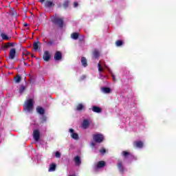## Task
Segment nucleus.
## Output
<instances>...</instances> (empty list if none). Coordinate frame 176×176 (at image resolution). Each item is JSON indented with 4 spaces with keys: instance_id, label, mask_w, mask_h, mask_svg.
<instances>
[{
    "instance_id": "6ab92c4d",
    "label": "nucleus",
    "mask_w": 176,
    "mask_h": 176,
    "mask_svg": "<svg viewBox=\"0 0 176 176\" xmlns=\"http://www.w3.org/2000/svg\"><path fill=\"white\" fill-rule=\"evenodd\" d=\"M81 63L82 65L84 66L85 67H87V59L85 56H82L81 58Z\"/></svg>"
},
{
    "instance_id": "c9c22d12",
    "label": "nucleus",
    "mask_w": 176,
    "mask_h": 176,
    "mask_svg": "<svg viewBox=\"0 0 176 176\" xmlns=\"http://www.w3.org/2000/svg\"><path fill=\"white\" fill-rule=\"evenodd\" d=\"M85 79H86V75L81 76V77L80 78V82H82V80H85Z\"/></svg>"
},
{
    "instance_id": "6e6552de",
    "label": "nucleus",
    "mask_w": 176,
    "mask_h": 176,
    "mask_svg": "<svg viewBox=\"0 0 176 176\" xmlns=\"http://www.w3.org/2000/svg\"><path fill=\"white\" fill-rule=\"evenodd\" d=\"M33 138L35 140V141H39V140L41 138L39 130L36 129L33 131Z\"/></svg>"
},
{
    "instance_id": "37998d69",
    "label": "nucleus",
    "mask_w": 176,
    "mask_h": 176,
    "mask_svg": "<svg viewBox=\"0 0 176 176\" xmlns=\"http://www.w3.org/2000/svg\"><path fill=\"white\" fill-rule=\"evenodd\" d=\"M23 25H24V27H28V23H25L23 24Z\"/></svg>"
},
{
    "instance_id": "4468645a",
    "label": "nucleus",
    "mask_w": 176,
    "mask_h": 176,
    "mask_svg": "<svg viewBox=\"0 0 176 176\" xmlns=\"http://www.w3.org/2000/svg\"><path fill=\"white\" fill-rule=\"evenodd\" d=\"M102 167H105V161L98 162L95 168L97 170V168H102Z\"/></svg>"
},
{
    "instance_id": "473e14b6",
    "label": "nucleus",
    "mask_w": 176,
    "mask_h": 176,
    "mask_svg": "<svg viewBox=\"0 0 176 176\" xmlns=\"http://www.w3.org/2000/svg\"><path fill=\"white\" fill-rule=\"evenodd\" d=\"M24 90H25V87L24 86H21L20 87V89H19V93L21 94H23V92L24 91Z\"/></svg>"
},
{
    "instance_id": "9b49d317",
    "label": "nucleus",
    "mask_w": 176,
    "mask_h": 176,
    "mask_svg": "<svg viewBox=\"0 0 176 176\" xmlns=\"http://www.w3.org/2000/svg\"><path fill=\"white\" fill-rule=\"evenodd\" d=\"M54 3L51 1H47L45 3V8H48V9H52V8H54Z\"/></svg>"
},
{
    "instance_id": "f8f14e48",
    "label": "nucleus",
    "mask_w": 176,
    "mask_h": 176,
    "mask_svg": "<svg viewBox=\"0 0 176 176\" xmlns=\"http://www.w3.org/2000/svg\"><path fill=\"white\" fill-rule=\"evenodd\" d=\"M92 111L93 112H96V113H101V112H102L101 107L97 106H93Z\"/></svg>"
},
{
    "instance_id": "1a4fd4ad",
    "label": "nucleus",
    "mask_w": 176,
    "mask_h": 176,
    "mask_svg": "<svg viewBox=\"0 0 176 176\" xmlns=\"http://www.w3.org/2000/svg\"><path fill=\"white\" fill-rule=\"evenodd\" d=\"M14 57H16V49L12 48L10 50L8 58H10V60H14Z\"/></svg>"
},
{
    "instance_id": "5701e85b",
    "label": "nucleus",
    "mask_w": 176,
    "mask_h": 176,
    "mask_svg": "<svg viewBox=\"0 0 176 176\" xmlns=\"http://www.w3.org/2000/svg\"><path fill=\"white\" fill-rule=\"evenodd\" d=\"M102 91L103 93H105L106 94H109V93H111V88L109 87H102Z\"/></svg>"
},
{
    "instance_id": "39448f33",
    "label": "nucleus",
    "mask_w": 176,
    "mask_h": 176,
    "mask_svg": "<svg viewBox=\"0 0 176 176\" xmlns=\"http://www.w3.org/2000/svg\"><path fill=\"white\" fill-rule=\"evenodd\" d=\"M117 167L121 174L124 173V166H123V163L122 161L119 160L118 164H117Z\"/></svg>"
},
{
    "instance_id": "7ed1b4c3",
    "label": "nucleus",
    "mask_w": 176,
    "mask_h": 176,
    "mask_svg": "<svg viewBox=\"0 0 176 176\" xmlns=\"http://www.w3.org/2000/svg\"><path fill=\"white\" fill-rule=\"evenodd\" d=\"M33 108H34V100L30 98L26 101L25 109H27V111L30 112V111H32Z\"/></svg>"
},
{
    "instance_id": "72a5a7b5",
    "label": "nucleus",
    "mask_w": 176,
    "mask_h": 176,
    "mask_svg": "<svg viewBox=\"0 0 176 176\" xmlns=\"http://www.w3.org/2000/svg\"><path fill=\"white\" fill-rule=\"evenodd\" d=\"M55 157H57L58 159H60V157H61V153H60L58 151H56L55 153Z\"/></svg>"
},
{
    "instance_id": "9d476101",
    "label": "nucleus",
    "mask_w": 176,
    "mask_h": 176,
    "mask_svg": "<svg viewBox=\"0 0 176 176\" xmlns=\"http://www.w3.org/2000/svg\"><path fill=\"white\" fill-rule=\"evenodd\" d=\"M50 57H51L50 52H49V51H45L43 56V58L44 61H49V60H50Z\"/></svg>"
},
{
    "instance_id": "bb28decb",
    "label": "nucleus",
    "mask_w": 176,
    "mask_h": 176,
    "mask_svg": "<svg viewBox=\"0 0 176 176\" xmlns=\"http://www.w3.org/2000/svg\"><path fill=\"white\" fill-rule=\"evenodd\" d=\"M14 46L13 43H8L6 45H4V49H8V47Z\"/></svg>"
},
{
    "instance_id": "a211bd4d",
    "label": "nucleus",
    "mask_w": 176,
    "mask_h": 176,
    "mask_svg": "<svg viewBox=\"0 0 176 176\" xmlns=\"http://www.w3.org/2000/svg\"><path fill=\"white\" fill-rule=\"evenodd\" d=\"M122 156H124V157H129L130 156L133 157L132 153H130V152L126 151H122Z\"/></svg>"
},
{
    "instance_id": "2f4dec72",
    "label": "nucleus",
    "mask_w": 176,
    "mask_h": 176,
    "mask_svg": "<svg viewBox=\"0 0 176 176\" xmlns=\"http://www.w3.org/2000/svg\"><path fill=\"white\" fill-rule=\"evenodd\" d=\"M98 71H99V72H102V71H103L104 69H103L102 67H101V62H99V63H98Z\"/></svg>"
},
{
    "instance_id": "dca6fc26",
    "label": "nucleus",
    "mask_w": 176,
    "mask_h": 176,
    "mask_svg": "<svg viewBox=\"0 0 176 176\" xmlns=\"http://www.w3.org/2000/svg\"><path fill=\"white\" fill-rule=\"evenodd\" d=\"M57 167V166L56 165V164L52 163L50 165V168L48 169L49 172H53V171H56V168Z\"/></svg>"
},
{
    "instance_id": "58836bf2",
    "label": "nucleus",
    "mask_w": 176,
    "mask_h": 176,
    "mask_svg": "<svg viewBox=\"0 0 176 176\" xmlns=\"http://www.w3.org/2000/svg\"><path fill=\"white\" fill-rule=\"evenodd\" d=\"M78 5V2L76 1V2L74 3V8H77Z\"/></svg>"
},
{
    "instance_id": "c756f323",
    "label": "nucleus",
    "mask_w": 176,
    "mask_h": 176,
    "mask_svg": "<svg viewBox=\"0 0 176 176\" xmlns=\"http://www.w3.org/2000/svg\"><path fill=\"white\" fill-rule=\"evenodd\" d=\"M47 45L48 46H52V45H54V40L50 39V41L47 43Z\"/></svg>"
},
{
    "instance_id": "7c9ffc66",
    "label": "nucleus",
    "mask_w": 176,
    "mask_h": 176,
    "mask_svg": "<svg viewBox=\"0 0 176 176\" xmlns=\"http://www.w3.org/2000/svg\"><path fill=\"white\" fill-rule=\"evenodd\" d=\"M68 6H69V1H66L63 3V8L65 9H67V8H68Z\"/></svg>"
},
{
    "instance_id": "0eeeda50",
    "label": "nucleus",
    "mask_w": 176,
    "mask_h": 176,
    "mask_svg": "<svg viewBox=\"0 0 176 176\" xmlns=\"http://www.w3.org/2000/svg\"><path fill=\"white\" fill-rule=\"evenodd\" d=\"M54 58L56 61H60V60L63 58V54H61V52L57 51L54 56Z\"/></svg>"
},
{
    "instance_id": "412c9836",
    "label": "nucleus",
    "mask_w": 176,
    "mask_h": 176,
    "mask_svg": "<svg viewBox=\"0 0 176 176\" xmlns=\"http://www.w3.org/2000/svg\"><path fill=\"white\" fill-rule=\"evenodd\" d=\"M71 38L72 39H74V41H76L79 38V33L78 32H74L71 34Z\"/></svg>"
},
{
    "instance_id": "423d86ee",
    "label": "nucleus",
    "mask_w": 176,
    "mask_h": 176,
    "mask_svg": "<svg viewBox=\"0 0 176 176\" xmlns=\"http://www.w3.org/2000/svg\"><path fill=\"white\" fill-rule=\"evenodd\" d=\"M133 146L134 148H138L139 149H141V148L144 147V142L142 141H135L133 142Z\"/></svg>"
},
{
    "instance_id": "a878e982",
    "label": "nucleus",
    "mask_w": 176,
    "mask_h": 176,
    "mask_svg": "<svg viewBox=\"0 0 176 176\" xmlns=\"http://www.w3.org/2000/svg\"><path fill=\"white\" fill-rule=\"evenodd\" d=\"M14 80H15V83H20V82H21V76H16L14 78Z\"/></svg>"
},
{
    "instance_id": "f03ea898",
    "label": "nucleus",
    "mask_w": 176,
    "mask_h": 176,
    "mask_svg": "<svg viewBox=\"0 0 176 176\" xmlns=\"http://www.w3.org/2000/svg\"><path fill=\"white\" fill-rule=\"evenodd\" d=\"M93 140L95 142H98V144H101L102 141H104V135L101 133H97L93 135Z\"/></svg>"
},
{
    "instance_id": "79ce46f5",
    "label": "nucleus",
    "mask_w": 176,
    "mask_h": 176,
    "mask_svg": "<svg viewBox=\"0 0 176 176\" xmlns=\"http://www.w3.org/2000/svg\"><path fill=\"white\" fill-rule=\"evenodd\" d=\"M91 146H96V144H94V142H91Z\"/></svg>"
},
{
    "instance_id": "cd10ccee",
    "label": "nucleus",
    "mask_w": 176,
    "mask_h": 176,
    "mask_svg": "<svg viewBox=\"0 0 176 176\" xmlns=\"http://www.w3.org/2000/svg\"><path fill=\"white\" fill-rule=\"evenodd\" d=\"M47 120V117L46 116L43 115V116L41 118V123H45Z\"/></svg>"
},
{
    "instance_id": "e433bc0d",
    "label": "nucleus",
    "mask_w": 176,
    "mask_h": 176,
    "mask_svg": "<svg viewBox=\"0 0 176 176\" xmlns=\"http://www.w3.org/2000/svg\"><path fill=\"white\" fill-rule=\"evenodd\" d=\"M100 153H105L107 152V150L105 148H102L100 150Z\"/></svg>"
},
{
    "instance_id": "ddd939ff",
    "label": "nucleus",
    "mask_w": 176,
    "mask_h": 176,
    "mask_svg": "<svg viewBox=\"0 0 176 176\" xmlns=\"http://www.w3.org/2000/svg\"><path fill=\"white\" fill-rule=\"evenodd\" d=\"M74 163L76 166H80L82 164V161L80 160V157H79V155H77L74 157Z\"/></svg>"
},
{
    "instance_id": "393cba45",
    "label": "nucleus",
    "mask_w": 176,
    "mask_h": 176,
    "mask_svg": "<svg viewBox=\"0 0 176 176\" xmlns=\"http://www.w3.org/2000/svg\"><path fill=\"white\" fill-rule=\"evenodd\" d=\"M116 45L118 47H119L123 45V41H122V40H117V41H116Z\"/></svg>"
},
{
    "instance_id": "c85d7f7f",
    "label": "nucleus",
    "mask_w": 176,
    "mask_h": 176,
    "mask_svg": "<svg viewBox=\"0 0 176 176\" xmlns=\"http://www.w3.org/2000/svg\"><path fill=\"white\" fill-rule=\"evenodd\" d=\"M82 126H83V127H85V129H86V127H87V126H89V120H84L82 122Z\"/></svg>"
},
{
    "instance_id": "aec40b11",
    "label": "nucleus",
    "mask_w": 176,
    "mask_h": 176,
    "mask_svg": "<svg viewBox=\"0 0 176 176\" xmlns=\"http://www.w3.org/2000/svg\"><path fill=\"white\" fill-rule=\"evenodd\" d=\"M0 36H1L2 39H3V41H9L10 39L12 38V37L8 36V35L5 34V33H1L0 34Z\"/></svg>"
},
{
    "instance_id": "49530a36",
    "label": "nucleus",
    "mask_w": 176,
    "mask_h": 176,
    "mask_svg": "<svg viewBox=\"0 0 176 176\" xmlns=\"http://www.w3.org/2000/svg\"><path fill=\"white\" fill-rule=\"evenodd\" d=\"M23 61H25V58L23 57Z\"/></svg>"
},
{
    "instance_id": "2eb2a0df",
    "label": "nucleus",
    "mask_w": 176,
    "mask_h": 176,
    "mask_svg": "<svg viewBox=\"0 0 176 176\" xmlns=\"http://www.w3.org/2000/svg\"><path fill=\"white\" fill-rule=\"evenodd\" d=\"M92 57L94 58L98 59L100 57V51H98V50H94L92 52Z\"/></svg>"
},
{
    "instance_id": "b1692460",
    "label": "nucleus",
    "mask_w": 176,
    "mask_h": 176,
    "mask_svg": "<svg viewBox=\"0 0 176 176\" xmlns=\"http://www.w3.org/2000/svg\"><path fill=\"white\" fill-rule=\"evenodd\" d=\"M84 109H85V106L82 103L78 104L76 107V111H82Z\"/></svg>"
},
{
    "instance_id": "f704fd0d",
    "label": "nucleus",
    "mask_w": 176,
    "mask_h": 176,
    "mask_svg": "<svg viewBox=\"0 0 176 176\" xmlns=\"http://www.w3.org/2000/svg\"><path fill=\"white\" fill-rule=\"evenodd\" d=\"M11 10H12V12H10L11 15L12 16H16L17 14H16V11H14V8H11Z\"/></svg>"
},
{
    "instance_id": "de8ad7c7",
    "label": "nucleus",
    "mask_w": 176,
    "mask_h": 176,
    "mask_svg": "<svg viewBox=\"0 0 176 176\" xmlns=\"http://www.w3.org/2000/svg\"><path fill=\"white\" fill-rule=\"evenodd\" d=\"M82 39H85V37H82Z\"/></svg>"
},
{
    "instance_id": "c03bdc74",
    "label": "nucleus",
    "mask_w": 176,
    "mask_h": 176,
    "mask_svg": "<svg viewBox=\"0 0 176 176\" xmlns=\"http://www.w3.org/2000/svg\"><path fill=\"white\" fill-rule=\"evenodd\" d=\"M39 2H41V3H43V2H45V0H38Z\"/></svg>"
},
{
    "instance_id": "a18cd8bd",
    "label": "nucleus",
    "mask_w": 176,
    "mask_h": 176,
    "mask_svg": "<svg viewBox=\"0 0 176 176\" xmlns=\"http://www.w3.org/2000/svg\"><path fill=\"white\" fill-rule=\"evenodd\" d=\"M24 65H28L27 63H25V61H23Z\"/></svg>"
},
{
    "instance_id": "4be33fe9",
    "label": "nucleus",
    "mask_w": 176,
    "mask_h": 176,
    "mask_svg": "<svg viewBox=\"0 0 176 176\" xmlns=\"http://www.w3.org/2000/svg\"><path fill=\"white\" fill-rule=\"evenodd\" d=\"M39 45H41V43L39 41L34 42L33 43V49H34V50H38V49H39Z\"/></svg>"
},
{
    "instance_id": "ea45409f",
    "label": "nucleus",
    "mask_w": 176,
    "mask_h": 176,
    "mask_svg": "<svg viewBox=\"0 0 176 176\" xmlns=\"http://www.w3.org/2000/svg\"><path fill=\"white\" fill-rule=\"evenodd\" d=\"M28 54H30L28 52H27L26 54L23 53V56H28Z\"/></svg>"
},
{
    "instance_id": "f3484780",
    "label": "nucleus",
    "mask_w": 176,
    "mask_h": 176,
    "mask_svg": "<svg viewBox=\"0 0 176 176\" xmlns=\"http://www.w3.org/2000/svg\"><path fill=\"white\" fill-rule=\"evenodd\" d=\"M36 111L39 115H45V109L43 107H36Z\"/></svg>"
},
{
    "instance_id": "a19ab883",
    "label": "nucleus",
    "mask_w": 176,
    "mask_h": 176,
    "mask_svg": "<svg viewBox=\"0 0 176 176\" xmlns=\"http://www.w3.org/2000/svg\"><path fill=\"white\" fill-rule=\"evenodd\" d=\"M43 42L44 43H45L46 45H47V41H46V38H44V39L43 40Z\"/></svg>"
},
{
    "instance_id": "4c0bfd02",
    "label": "nucleus",
    "mask_w": 176,
    "mask_h": 176,
    "mask_svg": "<svg viewBox=\"0 0 176 176\" xmlns=\"http://www.w3.org/2000/svg\"><path fill=\"white\" fill-rule=\"evenodd\" d=\"M111 76L113 78V82H116V78H115V75L112 74Z\"/></svg>"
},
{
    "instance_id": "20e7f679",
    "label": "nucleus",
    "mask_w": 176,
    "mask_h": 176,
    "mask_svg": "<svg viewBox=\"0 0 176 176\" xmlns=\"http://www.w3.org/2000/svg\"><path fill=\"white\" fill-rule=\"evenodd\" d=\"M69 131L71 133L70 136L72 138H73V140H79V135L75 133V131L73 129H69Z\"/></svg>"
},
{
    "instance_id": "f257e3e1",
    "label": "nucleus",
    "mask_w": 176,
    "mask_h": 176,
    "mask_svg": "<svg viewBox=\"0 0 176 176\" xmlns=\"http://www.w3.org/2000/svg\"><path fill=\"white\" fill-rule=\"evenodd\" d=\"M52 21L53 24L59 27V28H63L64 27V19L54 16L52 18Z\"/></svg>"
}]
</instances>
